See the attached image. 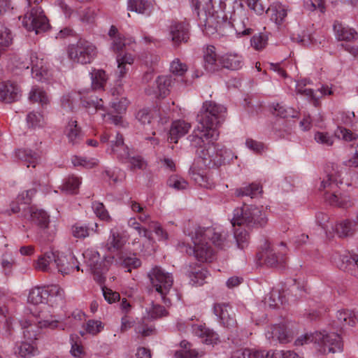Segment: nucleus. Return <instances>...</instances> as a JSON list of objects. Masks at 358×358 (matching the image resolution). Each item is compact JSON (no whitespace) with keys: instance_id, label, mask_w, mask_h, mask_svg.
Masks as SVG:
<instances>
[{"instance_id":"nucleus-10","label":"nucleus","mask_w":358,"mask_h":358,"mask_svg":"<svg viewBox=\"0 0 358 358\" xmlns=\"http://www.w3.org/2000/svg\"><path fill=\"white\" fill-rule=\"evenodd\" d=\"M231 358H302L292 350L276 351L271 355L270 352L255 349H239L234 351Z\"/></svg>"},{"instance_id":"nucleus-53","label":"nucleus","mask_w":358,"mask_h":358,"mask_svg":"<svg viewBox=\"0 0 358 358\" xmlns=\"http://www.w3.org/2000/svg\"><path fill=\"white\" fill-rule=\"evenodd\" d=\"M27 122L29 127H40L45 122L44 117L41 113L30 112L27 116Z\"/></svg>"},{"instance_id":"nucleus-39","label":"nucleus","mask_w":358,"mask_h":358,"mask_svg":"<svg viewBox=\"0 0 358 358\" xmlns=\"http://www.w3.org/2000/svg\"><path fill=\"white\" fill-rule=\"evenodd\" d=\"M29 100L32 103H39L42 106L49 102V98L47 93L43 88L34 86L29 94Z\"/></svg>"},{"instance_id":"nucleus-45","label":"nucleus","mask_w":358,"mask_h":358,"mask_svg":"<svg viewBox=\"0 0 358 358\" xmlns=\"http://www.w3.org/2000/svg\"><path fill=\"white\" fill-rule=\"evenodd\" d=\"M20 325L24 329V337L29 341H33L37 339L38 328L35 325L31 324L28 320H22L20 322Z\"/></svg>"},{"instance_id":"nucleus-19","label":"nucleus","mask_w":358,"mask_h":358,"mask_svg":"<svg viewBox=\"0 0 358 358\" xmlns=\"http://www.w3.org/2000/svg\"><path fill=\"white\" fill-rule=\"evenodd\" d=\"M22 96L19 86L11 82L0 85V101L5 103H12L18 101Z\"/></svg>"},{"instance_id":"nucleus-49","label":"nucleus","mask_w":358,"mask_h":358,"mask_svg":"<svg viewBox=\"0 0 358 358\" xmlns=\"http://www.w3.org/2000/svg\"><path fill=\"white\" fill-rule=\"evenodd\" d=\"M120 262L122 265L127 268V272H131V268H136L141 266V260L135 256L127 257L121 255L120 257Z\"/></svg>"},{"instance_id":"nucleus-63","label":"nucleus","mask_w":358,"mask_h":358,"mask_svg":"<svg viewBox=\"0 0 358 358\" xmlns=\"http://www.w3.org/2000/svg\"><path fill=\"white\" fill-rule=\"evenodd\" d=\"M203 355L202 351H199L196 349H192L191 347L183 351H179L176 352V358H199Z\"/></svg>"},{"instance_id":"nucleus-47","label":"nucleus","mask_w":358,"mask_h":358,"mask_svg":"<svg viewBox=\"0 0 358 358\" xmlns=\"http://www.w3.org/2000/svg\"><path fill=\"white\" fill-rule=\"evenodd\" d=\"M80 183L81 181L79 178L70 176L64 180L62 185V190L69 194H77Z\"/></svg>"},{"instance_id":"nucleus-40","label":"nucleus","mask_w":358,"mask_h":358,"mask_svg":"<svg viewBox=\"0 0 358 358\" xmlns=\"http://www.w3.org/2000/svg\"><path fill=\"white\" fill-rule=\"evenodd\" d=\"M192 5L200 17L201 13H203V16L215 12L213 0H192Z\"/></svg>"},{"instance_id":"nucleus-32","label":"nucleus","mask_w":358,"mask_h":358,"mask_svg":"<svg viewBox=\"0 0 358 358\" xmlns=\"http://www.w3.org/2000/svg\"><path fill=\"white\" fill-rule=\"evenodd\" d=\"M124 243L122 236L117 231L112 229L105 247L108 252L113 253L119 251Z\"/></svg>"},{"instance_id":"nucleus-38","label":"nucleus","mask_w":358,"mask_h":358,"mask_svg":"<svg viewBox=\"0 0 358 358\" xmlns=\"http://www.w3.org/2000/svg\"><path fill=\"white\" fill-rule=\"evenodd\" d=\"M28 302L34 305L46 303L48 302L47 292L43 287H36L31 289L28 296Z\"/></svg>"},{"instance_id":"nucleus-54","label":"nucleus","mask_w":358,"mask_h":358,"mask_svg":"<svg viewBox=\"0 0 358 358\" xmlns=\"http://www.w3.org/2000/svg\"><path fill=\"white\" fill-rule=\"evenodd\" d=\"M92 209L96 215L102 220L109 222L111 218L109 215L108 210L106 209L104 205L99 201H94L92 203Z\"/></svg>"},{"instance_id":"nucleus-30","label":"nucleus","mask_w":358,"mask_h":358,"mask_svg":"<svg viewBox=\"0 0 358 358\" xmlns=\"http://www.w3.org/2000/svg\"><path fill=\"white\" fill-rule=\"evenodd\" d=\"M222 67L236 71L241 69L243 65V59L241 55L237 54H224L220 57Z\"/></svg>"},{"instance_id":"nucleus-56","label":"nucleus","mask_w":358,"mask_h":358,"mask_svg":"<svg viewBox=\"0 0 358 358\" xmlns=\"http://www.w3.org/2000/svg\"><path fill=\"white\" fill-rule=\"evenodd\" d=\"M188 68L186 64L182 63L179 59L176 58L171 63V72L178 76H182L187 71Z\"/></svg>"},{"instance_id":"nucleus-34","label":"nucleus","mask_w":358,"mask_h":358,"mask_svg":"<svg viewBox=\"0 0 358 358\" xmlns=\"http://www.w3.org/2000/svg\"><path fill=\"white\" fill-rule=\"evenodd\" d=\"M29 62L33 78L41 80L44 72L43 59L38 58L36 52H31L29 57Z\"/></svg>"},{"instance_id":"nucleus-12","label":"nucleus","mask_w":358,"mask_h":358,"mask_svg":"<svg viewBox=\"0 0 358 358\" xmlns=\"http://www.w3.org/2000/svg\"><path fill=\"white\" fill-rule=\"evenodd\" d=\"M200 20H203L204 29L203 31L208 36H212L216 33L223 35L224 29L229 27V22L224 19L217 11L213 12L203 16L200 17Z\"/></svg>"},{"instance_id":"nucleus-20","label":"nucleus","mask_w":358,"mask_h":358,"mask_svg":"<svg viewBox=\"0 0 358 358\" xmlns=\"http://www.w3.org/2000/svg\"><path fill=\"white\" fill-rule=\"evenodd\" d=\"M110 153L115 155L120 161L123 162L129 159V149L124 144L123 136L120 133H117L110 141Z\"/></svg>"},{"instance_id":"nucleus-14","label":"nucleus","mask_w":358,"mask_h":358,"mask_svg":"<svg viewBox=\"0 0 358 358\" xmlns=\"http://www.w3.org/2000/svg\"><path fill=\"white\" fill-rule=\"evenodd\" d=\"M175 80L171 76H158L154 85L145 89V93L157 98H164L169 94V87Z\"/></svg>"},{"instance_id":"nucleus-24","label":"nucleus","mask_w":358,"mask_h":358,"mask_svg":"<svg viewBox=\"0 0 358 358\" xmlns=\"http://www.w3.org/2000/svg\"><path fill=\"white\" fill-rule=\"evenodd\" d=\"M190 128L191 124L184 120L174 121L169 131V139L171 143H176L178 140L185 136Z\"/></svg>"},{"instance_id":"nucleus-16","label":"nucleus","mask_w":358,"mask_h":358,"mask_svg":"<svg viewBox=\"0 0 358 358\" xmlns=\"http://www.w3.org/2000/svg\"><path fill=\"white\" fill-rule=\"evenodd\" d=\"M157 117L158 112L155 109L143 108L136 115L138 121L152 135H155V126L158 124Z\"/></svg>"},{"instance_id":"nucleus-4","label":"nucleus","mask_w":358,"mask_h":358,"mask_svg":"<svg viewBox=\"0 0 358 358\" xmlns=\"http://www.w3.org/2000/svg\"><path fill=\"white\" fill-rule=\"evenodd\" d=\"M193 133L188 136L191 145L196 148V154L202 160L205 166L208 168L218 167L223 164L226 160L231 157V151L224 146L215 143L218 138H212L201 136L198 143L192 138Z\"/></svg>"},{"instance_id":"nucleus-23","label":"nucleus","mask_w":358,"mask_h":358,"mask_svg":"<svg viewBox=\"0 0 358 358\" xmlns=\"http://www.w3.org/2000/svg\"><path fill=\"white\" fill-rule=\"evenodd\" d=\"M55 252H47L37 259L35 268L43 272L55 273Z\"/></svg>"},{"instance_id":"nucleus-15","label":"nucleus","mask_w":358,"mask_h":358,"mask_svg":"<svg viewBox=\"0 0 358 358\" xmlns=\"http://www.w3.org/2000/svg\"><path fill=\"white\" fill-rule=\"evenodd\" d=\"M169 36L174 46L187 43L189 38V25L186 22H175L169 28Z\"/></svg>"},{"instance_id":"nucleus-50","label":"nucleus","mask_w":358,"mask_h":358,"mask_svg":"<svg viewBox=\"0 0 358 358\" xmlns=\"http://www.w3.org/2000/svg\"><path fill=\"white\" fill-rule=\"evenodd\" d=\"M72 164L74 166H81L87 169H92L98 164V159L94 158L87 159L86 157H80L74 156L71 159Z\"/></svg>"},{"instance_id":"nucleus-31","label":"nucleus","mask_w":358,"mask_h":358,"mask_svg":"<svg viewBox=\"0 0 358 358\" xmlns=\"http://www.w3.org/2000/svg\"><path fill=\"white\" fill-rule=\"evenodd\" d=\"M15 155L27 167H36L39 159L38 153L29 149H18L15 151Z\"/></svg>"},{"instance_id":"nucleus-7","label":"nucleus","mask_w":358,"mask_h":358,"mask_svg":"<svg viewBox=\"0 0 358 358\" xmlns=\"http://www.w3.org/2000/svg\"><path fill=\"white\" fill-rule=\"evenodd\" d=\"M97 54L96 46L91 42L79 39L68 48L69 57L74 62L86 64L91 63Z\"/></svg>"},{"instance_id":"nucleus-5","label":"nucleus","mask_w":358,"mask_h":358,"mask_svg":"<svg viewBox=\"0 0 358 358\" xmlns=\"http://www.w3.org/2000/svg\"><path fill=\"white\" fill-rule=\"evenodd\" d=\"M341 174L334 168L327 172L326 178L321 182L320 191L324 192V198L330 205L348 208L352 205V201L346 194H341L338 190V183Z\"/></svg>"},{"instance_id":"nucleus-27","label":"nucleus","mask_w":358,"mask_h":358,"mask_svg":"<svg viewBox=\"0 0 358 358\" xmlns=\"http://www.w3.org/2000/svg\"><path fill=\"white\" fill-rule=\"evenodd\" d=\"M65 134L69 142L72 145L79 143L83 138L81 128L78 125L76 120H70L66 127Z\"/></svg>"},{"instance_id":"nucleus-9","label":"nucleus","mask_w":358,"mask_h":358,"mask_svg":"<svg viewBox=\"0 0 358 358\" xmlns=\"http://www.w3.org/2000/svg\"><path fill=\"white\" fill-rule=\"evenodd\" d=\"M315 343L318 345V350L322 354L341 352L343 344L340 336L336 333L327 331L315 332Z\"/></svg>"},{"instance_id":"nucleus-43","label":"nucleus","mask_w":358,"mask_h":358,"mask_svg":"<svg viewBox=\"0 0 358 358\" xmlns=\"http://www.w3.org/2000/svg\"><path fill=\"white\" fill-rule=\"evenodd\" d=\"M188 276L191 281L197 285H203L208 275V271L200 266L194 268L193 270L188 271Z\"/></svg>"},{"instance_id":"nucleus-3","label":"nucleus","mask_w":358,"mask_h":358,"mask_svg":"<svg viewBox=\"0 0 358 358\" xmlns=\"http://www.w3.org/2000/svg\"><path fill=\"white\" fill-rule=\"evenodd\" d=\"M266 215L259 208L256 206H244L236 208L234 211V216L231 223L234 229V238L239 248L243 249L248 244L249 234L242 226L248 228L262 227L267 223Z\"/></svg>"},{"instance_id":"nucleus-42","label":"nucleus","mask_w":358,"mask_h":358,"mask_svg":"<svg viewBox=\"0 0 358 358\" xmlns=\"http://www.w3.org/2000/svg\"><path fill=\"white\" fill-rule=\"evenodd\" d=\"M285 302L284 296H282L279 289H273L265 297L264 303L271 308H276L279 304H282Z\"/></svg>"},{"instance_id":"nucleus-62","label":"nucleus","mask_w":358,"mask_h":358,"mask_svg":"<svg viewBox=\"0 0 358 358\" xmlns=\"http://www.w3.org/2000/svg\"><path fill=\"white\" fill-rule=\"evenodd\" d=\"M275 114L282 118L294 117L296 112L292 108H286L277 103L274 106Z\"/></svg>"},{"instance_id":"nucleus-55","label":"nucleus","mask_w":358,"mask_h":358,"mask_svg":"<svg viewBox=\"0 0 358 358\" xmlns=\"http://www.w3.org/2000/svg\"><path fill=\"white\" fill-rule=\"evenodd\" d=\"M43 287L47 292L48 300L49 298L52 299L53 297L58 299L59 301H62L64 299V292L63 289H62L59 285H51L48 286H44Z\"/></svg>"},{"instance_id":"nucleus-8","label":"nucleus","mask_w":358,"mask_h":358,"mask_svg":"<svg viewBox=\"0 0 358 358\" xmlns=\"http://www.w3.org/2000/svg\"><path fill=\"white\" fill-rule=\"evenodd\" d=\"M280 247L281 249H278L270 243H265L262 251L258 254V259L268 267H282L286 262V246L281 243Z\"/></svg>"},{"instance_id":"nucleus-17","label":"nucleus","mask_w":358,"mask_h":358,"mask_svg":"<svg viewBox=\"0 0 358 358\" xmlns=\"http://www.w3.org/2000/svg\"><path fill=\"white\" fill-rule=\"evenodd\" d=\"M22 217L41 228L45 229L49 224V215L42 209L29 206L23 209Z\"/></svg>"},{"instance_id":"nucleus-29","label":"nucleus","mask_w":358,"mask_h":358,"mask_svg":"<svg viewBox=\"0 0 358 358\" xmlns=\"http://www.w3.org/2000/svg\"><path fill=\"white\" fill-rule=\"evenodd\" d=\"M114 259L113 257H105L104 259L100 258V261L95 264L91 271L94 275V280L99 283H102L104 280V274L108 270V265Z\"/></svg>"},{"instance_id":"nucleus-36","label":"nucleus","mask_w":358,"mask_h":358,"mask_svg":"<svg viewBox=\"0 0 358 358\" xmlns=\"http://www.w3.org/2000/svg\"><path fill=\"white\" fill-rule=\"evenodd\" d=\"M97 223L92 226L76 223L72 226L71 231L75 238H85L90 236L91 231L97 232Z\"/></svg>"},{"instance_id":"nucleus-48","label":"nucleus","mask_w":358,"mask_h":358,"mask_svg":"<svg viewBox=\"0 0 358 358\" xmlns=\"http://www.w3.org/2000/svg\"><path fill=\"white\" fill-rule=\"evenodd\" d=\"M111 44V49L116 53L123 52V49L127 45L134 42L133 38H126L122 34H117V36L114 38Z\"/></svg>"},{"instance_id":"nucleus-60","label":"nucleus","mask_w":358,"mask_h":358,"mask_svg":"<svg viewBox=\"0 0 358 358\" xmlns=\"http://www.w3.org/2000/svg\"><path fill=\"white\" fill-rule=\"evenodd\" d=\"M251 45L257 50L264 48L268 43V36L264 34L254 35L251 38Z\"/></svg>"},{"instance_id":"nucleus-1","label":"nucleus","mask_w":358,"mask_h":358,"mask_svg":"<svg viewBox=\"0 0 358 358\" xmlns=\"http://www.w3.org/2000/svg\"><path fill=\"white\" fill-rule=\"evenodd\" d=\"M194 243V248L189 247L186 252L193 254L199 262H211L213 259L215 252L209 245L208 240L217 248L224 249L229 246L228 233L220 228L201 227L194 229L190 234Z\"/></svg>"},{"instance_id":"nucleus-28","label":"nucleus","mask_w":358,"mask_h":358,"mask_svg":"<svg viewBox=\"0 0 358 358\" xmlns=\"http://www.w3.org/2000/svg\"><path fill=\"white\" fill-rule=\"evenodd\" d=\"M341 269L358 278V255H343L341 258Z\"/></svg>"},{"instance_id":"nucleus-52","label":"nucleus","mask_w":358,"mask_h":358,"mask_svg":"<svg viewBox=\"0 0 358 358\" xmlns=\"http://www.w3.org/2000/svg\"><path fill=\"white\" fill-rule=\"evenodd\" d=\"M12 36L10 30L0 22V48H6L12 43Z\"/></svg>"},{"instance_id":"nucleus-58","label":"nucleus","mask_w":358,"mask_h":358,"mask_svg":"<svg viewBox=\"0 0 358 358\" xmlns=\"http://www.w3.org/2000/svg\"><path fill=\"white\" fill-rule=\"evenodd\" d=\"M335 136L341 138L345 141L351 142L357 138V135L353 133L350 129H345L342 127H338L335 131Z\"/></svg>"},{"instance_id":"nucleus-35","label":"nucleus","mask_w":358,"mask_h":358,"mask_svg":"<svg viewBox=\"0 0 358 358\" xmlns=\"http://www.w3.org/2000/svg\"><path fill=\"white\" fill-rule=\"evenodd\" d=\"M262 192V187L257 183H252L249 185L236 188L234 191V195L237 197L250 196L255 198Z\"/></svg>"},{"instance_id":"nucleus-18","label":"nucleus","mask_w":358,"mask_h":358,"mask_svg":"<svg viewBox=\"0 0 358 358\" xmlns=\"http://www.w3.org/2000/svg\"><path fill=\"white\" fill-rule=\"evenodd\" d=\"M55 272L57 271L64 275L70 273L74 268L77 271L80 270L79 266L76 264L77 260L72 255L66 256L59 252H55Z\"/></svg>"},{"instance_id":"nucleus-11","label":"nucleus","mask_w":358,"mask_h":358,"mask_svg":"<svg viewBox=\"0 0 358 358\" xmlns=\"http://www.w3.org/2000/svg\"><path fill=\"white\" fill-rule=\"evenodd\" d=\"M22 24L28 31H35L36 34L46 31L49 27L48 19L39 7L31 8L24 15Z\"/></svg>"},{"instance_id":"nucleus-46","label":"nucleus","mask_w":358,"mask_h":358,"mask_svg":"<svg viewBox=\"0 0 358 358\" xmlns=\"http://www.w3.org/2000/svg\"><path fill=\"white\" fill-rule=\"evenodd\" d=\"M146 314L148 318L155 320L167 315L168 312L163 306L152 301L150 306L146 308Z\"/></svg>"},{"instance_id":"nucleus-26","label":"nucleus","mask_w":358,"mask_h":358,"mask_svg":"<svg viewBox=\"0 0 358 358\" xmlns=\"http://www.w3.org/2000/svg\"><path fill=\"white\" fill-rule=\"evenodd\" d=\"M334 31L336 38L338 41H351L357 36V33L354 29L344 26L338 21H336L334 24Z\"/></svg>"},{"instance_id":"nucleus-6","label":"nucleus","mask_w":358,"mask_h":358,"mask_svg":"<svg viewBox=\"0 0 358 358\" xmlns=\"http://www.w3.org/2000/svg\"><path fill=\"white\" fill-rule=\"evenodd\" d=\"M148 277L152 288L160 296L163 303L167 306H170L171 300L167 295L173 284L172 274L166 272L162 267L155 266L148 273Z\"/></svg>"},{"instance_id":"nucleus-22","label":"nucleus","mask_w":358,"mask_h":358,"mask_svg":"<svg viewBox=\"0 0 358 358\" xmlns=\"http://www.w3.org/2000/svg\"><path fill=\"white\" fill-rule=\"evenodd\" d=\"M193 334L201 339V342L207 345L217 343L218 335L213 330L207 328L205 324H194L192 326Z\"/></svg>"},{"instance_id":"nucleus-37","label":"nucleus","mask_w":358,"mask_h":358,"mask_svg":"<svg viewBox=\"0 0 358 358\" xmlns=\"http://www.w3.org/2000/svg\"><path fill=\"white\" fill-rule=\"evenodd\" d=\"M334 230L339 237H348L355 234L357 231V226L353 221L345 220L338 223Z\"/></svg>"},{"instance_id":"nucleus-57","label":"nucleus","mask_w":358,"mask_h":358,"mask_svg":"<svg viewBox=\"0 0 358 358\" xmlns=\"http://www.w3.org/2000/svg\"><path fill=\"white\" fill-rule=\"evenodd\" d=\"M84 258L85 259L86 264L90 267V270L94 268L97 262L100 261V255L97 251L93 250H87L83 253Z\"/></svg>"},{"instance_id":"nucleus-2","label":"nucleus","mask_w":358,"mask_h":358,"mask_svg":"<svg viewBox=\"0 0 358 358\" xmlns=\"http://www.w3.org/2000/svg\"><path fill=\"white\" fill-rule=\"evenodd\" d=\"M227 108L213 101H206L196 116L198 125L193 131V141H201V136L216 138L219 136L217 127L225 119Z\"/></svg>"},{"instance_id":"nucleus-41","label":"nucleus","mask_w":358,"mask_h":358,"mask_svg":"<svg viewBox=\"0 0 358 358\" xmlns=\"http://www.w3.org/2000/svg\"><path fill=\"white\" fill-rule=\"evenodd\" d=\"M90 74L92 88L94 90L103 89L107 81L106 72L101 69H94Z\"/></svg>"},{"instance_id":"nucleus-51","label":"nucleus","mask_w":358,"mask_h":358,"mask_svg":"<svg viewBox=\"0 0 358 358\" xmlns=\"http://www.w3.org/2000/svg\"><path fill=\"white\" fill-rule=\"evenodd\" d=\"M316 143L326 147H330L334 144V138L327 132L317 131L314 135Z\"/></svg>"},{"instance_id":"nucleus-64","label":"nucleus","mask_w":358,"mask_h":358,"mask_svg":"<svg viewBox=\"0 0 358 358\" xmlns=\"http://www.w3.org/2000/svg\"><path fill=\"white\" fill-rule=\"evenodd\" d=\"M34 350V347L29 342H22L17 348V353L24 358L33 355Z\"/></svg>"},{"instance_id":"nucleus-59","label":"nucleus","mask_w":358,"mask_h":358,"mask_svg":"<svg viewBox=\"0 0 358 358\" xmlns=\"http://www.w3.org/2000/svg\"><path fill=\"white\" fill-rule=\"evenodd\" d=\"M167 185L176 190L185 189L187 187V181L178 176H171L167 180Z\"/></svg>"},{"instance_id":"nucleus-13","label":"nucleus","mask_w":358,"mask_h":358,"mask_svg":"<svg viewBox=\"0 0 358 358\" xmlns=\"http://www.w3.org/2000/svg\"><path fill=\"white\" fill-rule=\"evenodd\" d=\"M265 335L271 343L278 341L280 343H287L293 339L294 333L285 324H282L270 327Z\"/></svg>"},{"instance_id":"nucleus-61","label":"nucleus","mask_w":358,"mask_h":358,"mask_svg":"<svg viewBox=\"0 0 358 358\" xmlns=\"http://www.w3.org/2000/svg\"><path fill=\"white\" fill-rule=\"evenodd\" d=\"M123 163H129L131 170L138 169H145L147 164L146 162L143 159V158L141 156H129V159Z\"/></svg>"},{"instance_id":"nucleus-33","label":"nucleus","mask_w":358,"mask_h":358,"mask_svg":"<svg viewBox=\"0 0 358 358\" xmlns=\"http://www.w3.org/2000/svg\"><path fill=\"white\" fill-rule=\"evenodd\" d=\"M267 13L270 14L271 20L274 21L278 25H280L284 22L287 15V8L281 3H275L267 10Z\"/></svg>"},{"instance_id":"nucleus-44","label":"nucleus","mask_w":358,"mask_h":358,"mask_svg":"<svg viewBox=\"0 0 358 358\" xmlns=\"http://www.w3.org/2000/svg\"><path fill=\"white\" fill-rule=\"evenodd\" d=\"M129 9L141 14H148L150 12V3L146 0H129Z\"/></svg>"},{"instance_id":"nucleus-21","label":"nucleus","mask_w":358,"mask_h":358,"mask_svg":"<svg viewBox=\"0 0 358 358\" xmlns=\"http://www.w3.org/2000/svg\"><path fill=\"white\" fill-rule=\"evenodd\" d=\"M204 68L208 72H215L222 68L220 57L219 59L215 52V48L213 45H208L203 55Z\"/></svg>"},{"instance_id":"nucleus-25","label":"nucleus","mask_w":358,"mask_h":358,"mask_svg":"<svg viewBox=\"0 0 358 358\" xmlns=\"http://www.w3.org/2000/svg\"><path fill=\"white\" fill-rule=\"evenodd\" d=\"M229 306L225 303H217L214 306L213 310L220 322L226 327H229L235 324V320L229 313Z\"/></svg>"}]
</instances>
